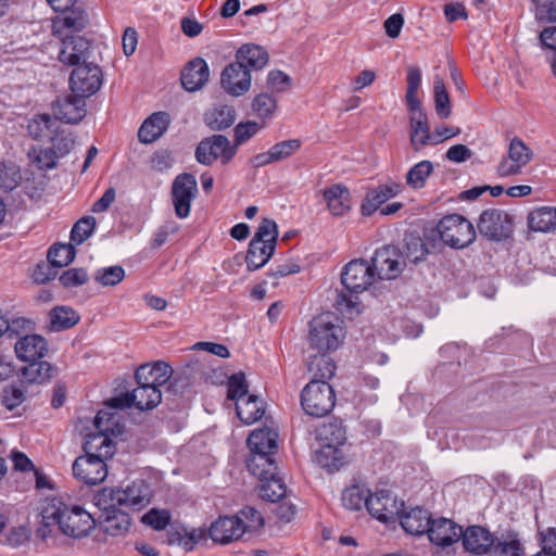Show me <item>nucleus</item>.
Masks as SVG:
<instances>
[{"label":"nucleus","instance_id":"obj_4","mask_svg":"<svg viewBox=\"0 0 556 556\" xmlns=\"http://www.w3.org/2000/svg\"><path fill=\"white\" fill-rule=\"evenodd\" d=\"M344 337L342 321L331 313L320 314L309 324V345L319 352L337 350Z\"/></svg>","mask_w":556,"mask_h":556},{"label":"nucleus","instance_id":"obj_53","mask_svg":"<svg viewBox=\"0 0 556 556\" xmlns=\"http://www.w3.org/2000/svg\"><path fill=\"white\" fill-rule=\"evenodd\" d=\"M276 108V99L266 92L257 94L252 102V110L254 114L262 119L271 118Z\"/></svg>","mask_w":556,"mask_h":556},{"label":"nucleus","instance_id":"obj_40","mask_svg":"<svg viewBox=\"0 0 556 556\" xmlns=\"http://www.w3.org/2000/svg\"><path fill=\"white\" fill-rule=\"evenodd\" d=\"M316 439L320 444L342 446L345 443L346 434L341 420L333 419L323 424L316 430Z\"/></svg>","mask_w":556,"mask_h":556},{"label":"nucleus","instance_id":"obj_26","mask_svg":"<svg viewBox=\"0 0 556 556\" xmlns=\"http://www.w3.org/2000/svg\"><path fill=\"white\" fill-rule=\"evenodd\" d=\"M14 350L17 358L23 362L38 361L47 354L48 342L39 334H26L17 340Z\"/></svg>","mask_w":556,"mask_h":556},{"label":"nucleus","instance_id":"obj_45","mask_svg":"<svg viewBox=\"0 0 556 556\" xmlns=\"http://www.w3.org/2000/svg\"><path fill=\"white\" fill-rule=\"evenodd\" d=\"M434 110L439 118L446 119L452 113L450 96L446 91L443 78L434 76L433 80Z\"/></svg>","mask_w":556,"mask_h":556},{"label":"nucleus","instance_id":"obj_3","mask_svg":"<svg viewBox=\"0 0 556 556\" xmlns=\"http://www.w3.org/2000/svg\"><path fill=\"white\" fill-rule=\"evenodd\" d=\"M278 238V228L275 220L263 218L249 244L245 262L249 270H256L273 256Z\"/></svg>","mask_w":556,"mask_h":556},{"label":"nucleus","instance_id":"obj_48","mask_svg":"<svg viewBox=\"0 0 556 556\" xmlns=\"http://www.w3.org/2000/svg\"><path fill=\"white\" fill-rule=\"evenodd\" d=\"M55 122L49 114H40L28 124V132L36 140H53L52 127Z\"/></svg>","mask_w":556,"mask_h":556},{"label":"nucleus","instance_id":"obj_50","mask_svg":"<svg viewBox=\"0 0 556 556\" xmlns=\"http://www.w3.org/2000/svg\"><path fill=\"white\" fill-rule=\"evenodd\" d=\"M369 493V490H366L361 485H351L343 491L341 501L345 508L359 510L363 505H365Z\"/></svg>","mask_w":556,"mask_h":556},{"label":"nucleus","instance_id":"obj_27","mask_svg":"<svg viewBox=\"0 0 556 556\" xmlns=\"http://www.w3.org/2000/svg\"><path fill=\"white\" fill-rule=\"evenodd\" d=\"M173 375L172 367L165 362L141 365L135 374L138 384H148L160 389Z\"/></svg>","mask_w":556,"mask_h":556},{"label":"nucleus","instance_id":"obj_5","mask_svg":"<svg viewBox=\"0 0 556 556\" xmlns=\"http://www.w3.org/2000/svg\"><path fill=\"white\" fill-rule=\"evenodd\" d=\"M336 393L327 381L312 379L301 393L304 412L313 417H324L334 407Z\"/></svg>","mask_w":556,"mask_h":556},{"label":"nucleus","instance_id":"obj_42","mask_svg":"<svg viewBox=\"0 0 556 556\" xmlns=\"http://www.w3.org/2000/svg\"><path fill=\"white\" fill-rule=\"evenodd\" d=\"M308 371L312 374L313 379L319 381H327L331 379L336 371V365L332 358L326 352L311 356L307 363Z\"/></svg>","mask_w":556,"mask_h":556},{"label":"nucleus","instance_id":"obj_13","mask_svg":"<svg viewBox=\"0 0 556 556\" xmlns=\"http://www.w3.org/2000/svg\"><path fill=\"white\" fill-rule=\"evenodd\" d=\"M402 252L394 245H384L376 250L370 266L379 279H394L404 268Z\"/></svg>","mask_w":556,"mask_h":556},{"label":"nucleus","instance_id":"obj_60","mask_svg":"<svg viewBox=\"0 0 556 556\" xmlns=\"http://www.w3.org/2000/svg\"><path fill=\"white\" fill-rule=\"evenodd\" d=\"M262 126L254 121H248L245 123H239L235 129V144L237 148L238 146L242 144L247 140L251 139L253 136H255Z\"/></svg>","mask_w":556,"mask_h":556},{"label":"nucleus","instance_id":"obj_2","mask_svg":"<svg viewBox=\"0 0 556 556\" xmlns=\"http://www.w3.org/2000/svg\"><path fill=\"white\" fill-rule=\"evenodd\" d=\"M250 457L247 468L253 476L264 475V466L268 470L276 468L274 455L278 451V433L269 428L256 429L248 438Z\"/></svg>","mask_w":556,"mask_h":556},{"label":"nucleus","instance_id":"obj_29","mask_svg":"<svg viewBox=\"0 0 556 556\" xmlns=\"http://www.w3.org/2000/svg\"><path fill=\"white\" fill-rule=\"evenodd\" d=\"M265 471L262 476H255L260 481V496L269 502H277L286 496L287 486L282 479L278 476V466L273 470H268L264 466Z\"/></svg>","mask_w":556,"mask_h":556},{"label":"nucleus","instance_id":"obj_11","mask_svg":"<svg viewBox=\"0 0 556 556\" xmlns=\"http://www.w3.org/2000/svg\"><path fill=\"white\" fill-rule=\"evenodd\" d=\"M101 85L102 71L92 62L75 67L70 76L71 90L83 98L94 94Z\"/></svg>","mask_w":556,"mask_h":556},{"label":"nucleus","instance_id":"obj_47","mask_svg":"<svg viewBox=\"0 0 556 556\" xmlns=\"http://www.w3.org/2000/svg\"><path fill=\"white\" fill-rule=\"evenodd\" d=\"M76 255L75 248L70 244H54L49 249L48 261L54 268H61L71 264Z\"/></svg>","mask_w":556,"mask_h":556},{"label":"nucleus","instance_id":"obj_19","mask_svg":"<svg viewBox=\"0 0 556 556\" xmlns=\"http://www.w3.org/2000/svg\"><path fill=\"white\" fill-rule=\"evenodd\" d=\"M245 531L244 522L238 516L219 517L207 530L215 543L227 544L239 540Z\"/></svg>","mask_w":556,"mask_h":556},{"label":"nucleus","instance_id":"obj_33","mask_svg":"<svg viewBox=\"0 0 556 556\" xmlns=\"http://www.w3.org/2000/svg\"><path fill=\"white\" fill-rule=\"evenodd\" d=\"M28 365L20 369V380L24 384H42L54 376L55 368L46 361L27 362Z\"/></svg>","mask_w":556,"mask_h":556},{"label":"nucleus","instance_id":"obj_57","mask_svg":"<svg viewBox=\"0 0 556 556\" xmlns=\"http://www.w3.org/2000/svg\"><path fill=\"white\" fill-rule=\"evenodd\" d=\"M491 556H522L523 551L518 540H494L490 551Z\"/></svg>","mask_w":556,"mask_h":556},{"label":"nucleus","instance_id":"obj_31","mask_svg":"<svg viewBox=\"0 0 556 556\" xmlns=\"http://www.w3.org/2000/svg\"><path fill=\"white\" fill-rule=\"evenodd\" d=\"M269 61L267 51L254 43L241 46L236 52V62L251 71L263 70Z\"/></svg>","mask_w":556,"mask_h":556},{"label":"nucleus","instance_id":"obj_59","mask_svg":"<svg viewBox=\"0 0 556 556\" xmlns=\"http://www.w3.org/2000/svg\"><path fill=\"white\" fill-rule=\"evenodd\" d=\"M428 250L419 237H409L405 239V256L412 263L421 261Z\"/></svg>","mask_w":556,"mask_h":556},{"label":"nucleus","instance_id":"obj_18","mask_svg":"<svg viewBox=\"0 0 556 556\" xmlns=\"http://www.w3.org/2000/svg\"><path fill=\"white\" fill-rule=\"evenodd\" d=\"M74 476L86 484L94 485L108 476L105 460L93 456H79L73 463Z\"/></svg>","mask_w":556,"mask_h":556},{"label":"nucleus","instance_id":"obj_9","mask_svg":"<svg viewBox=\"0 0 556 556\" xmlns=\"http://www.w3.org/2000/svg\"><path fill=\"white\" fill-rule=\"evenodd\" d=\"M162 400L160 389L148 384H138L131 392L110 399L106 404L111 408L135 407L139 410H149L156 407Z\"/></svg>","mask_w":556,"mask_h":556},{"label":"nucleus","instance_id":"obj_6","mask_svg":"<svg viewBox=\"0 0 556 556\" xmlns=\"http://www.w3.org/2000/svg\"><path fill=\"white\" fill-rule=\"evenodd\" d=\"M440 239L451 248L464 249L476 238L473 225L459 214L444 216L438 224Z\"/></svg>","mask_w":556,"mask_h":556},{"label":"nucleus","instance_id":"obj_39","mask_svg":"<svg viewBox=\"0 0 556 556\" xmlns=\"http://www.w3.org/2000/svg\"><path fill=\"white\" fill-rule=\"evenodd\" d=\"M529 228L533 231L549 232L556 229V207L542 206L528 215Z\"/></svg>","mask_w":556,"mask_h":556},{"label":"nucleus","instance_id":"obj_46","mask_svg":"<svg viewBox=\"0 0 556 556\" xmlns=\"http://www.w3.org/2000/svg\"><path fill=\"white\" fill-rule=\"evenodd\" d=\"M406 103L408 110H416L421 106L417 91L421 84V71L418 66H409L407 70Z\"/></svg>","mask_w":556,"mask_h":556},{"label":"nucleus","instance_id":"obj_21","mask_svg":"<svg viewBox=\"0 0 556 556\" xmlns=\"http://www.w3.org/2000/svg\"><path fill=\"white\" fill-rule=\"evenodd\" d=\"M90 58V42L80 36H67L63 40L62 49L59 53V60L66 65L80 66L88 64Z\"/></svg>","mask_w":556,"mask_h":556},{"label":"nucleus","instance_id":"obj_14","mask_svg":"<svg viewBox=\"0 0 556 556\" xmlns=\"http://www.w3.org/2000/svg\"><path fill=\"white\" fill-rule=\"evenodd\" d=\"M375 271L365 260H353L348 263L341 274V281L351 293L365 291L375 281Z\"/></svg>","mask_w":556,"mask_h":556},{"label":"nucleus","instance_id":"obj_30","mask_svg":"<svg viewBox=\"0 0 556 556\" xmlns=\"http://www.w3.org/2000/svg\"><path fill=\"white\" fill-rule=\"evenodd\" d=\"M103 517L100 521V529L111 536H123L130 528L131 520L127 513L119 508L102 509Z\"/></svg>","mask_w":556,"mask_h":556},{"label":"nucleus","instance_id":"obj_22","mask_svg":"<svg viewBox=\"0 0 556 556\" xmlns=\"http://www.w3.org/2000/svg\"><path fill=\"white\" fill-rule=\"evenodd\" d=\"M409 142L412 149L416 152L427 146H433V134L430 132L427 114L421 106L416 110H409Z\"/></svg>","mask_w":556,"mask_h":556},{"label":"nucleus","instance_id":"obj_12","mask_svg":"<svg viewBox=\"0 0 556 556\" xmlns=\"http://www.w3.org/2000/svg\"><path fill=\"white\" fill-rule=\"evenodd\" d=\"M479 232L491 240L501 241L513 231V220L508 213L501 210H485L478 222Z\"/></svg>","mask_w":556,"mask_h":556},{"label":"nucleus","instance_id":"obj_20","mask_svg":"<svg viewBox=\"0 0 556 556\" xmlns=\"http://www.w3.org/2000/svg\"><path fill=\"white\" fill-rule=\"evenodd\" d=\"M52 112L59 121L77 124L86 116L85 98L75 93L59 98L52 104Z\"/></svg>","mask_w":556,"mask_h":556},{"label":"nucleus","instance_id":"obj_15","mask_svg":"<svg viewBox=\"0 0 556 556\" xmlns=\"http://www.w3.org/2000/svg\"><path fill=\"white\" fill-rule=\"evenodd\" d=\"M198 194V184L193 175L185 173L178 175L172 185V197L175 213L179 218L190 214L191 202Z\"/></svg>","mask_w":556,"mask_h":556},{"label":"nucleus","instance_id":"obj_58","mask_svg":"<svg viewBox=\"0 0 556 556\" xmlns=\"http://www.w3.org/2000/svg\"><path fill=\"white\" fill-rule=\"evenodd\" d=\"M142 522L152 527L154 530L165 529L170 521V513L166 509L152 508L146 513L142 518Z\"/></svg>","mask_w":556,"mask_h":556},{"label":"nucleus","instance_id":"obj_44","mask_svg":"<svg viewBox=\"0 0 556 556\" xmlns=\"http://www.w3.org/2000/svg\"><path fill=\"white\" fill-rule=\"evenodd\" d=\"M206 124L213 130L230 127L236 121V110L231 105H219L206 114Z\"/></svg>","mask_w":556,"mask_h":556},{"label":"nucleus","instance_id":"obj_62","mask_svg":"<svg viewBox=\"0 0 556 556\" xmlns=\"http://www.w3.org/2000/svg\"><path fill=\"white\" fill-rule=\"evenodd\" d=\"M60 282L65 288L83 286L88 281V274L84 268H71L60 276Z\"/></svg>","mask_w":556,"mask_h":556},{"label":"nucleus","instance_id":"obj_43","mask_svg":"<svg viewBox=\"0 0 556 556\" xmlns=\"http://www.w3.org/2000/svg\"><path fill=\"white\" fill-rule=\"evenodd\" d=\"M50 329L61 331L74 327L79 321V315L71 307L58 306L50 312Z\"/></svg>","mask_w":556,"mask_h":556},{"label":"nucleus","instance_id":"obj_63","mask_svg":"<svg viewBox=\"0 0 556 556\" xmlns=\"http://www.w3.org/2000/svg\"><path fill=\"white\" fill-rule=\"evenodd\" d=\"M2 404L9 409L13 410L20 406L26 399L25 392L15 386L5 387L2 391Z\"/></svg>","mask_w":556,"mask_h":556},{"label":"nucleus","instance_id":"obj_56","mask_svg":"<svg viewBox=\"0 0 556 556\" xmlns=\"http://www.w3.org/2000/svg\"><path fill=\"white\" fill-rule=\"evenodd\" d=\"M125 277V270L122 266H110L98 269L94 280L104 287H111L119 283Z\"/></svg>","mask_w":556,"mask_h":556},{"label":"nucleus","instance_id":"obj_64","mask_svg":"<svg viewBox=\"0 0 556 556\" xmlns=\"http://www.w3.org/2000/svg\"><path fill=\"white\" fill-rule=\"evenodd\" d=\"M117 426L116 415L110 410L101 409L94 417V427L99 431H109L111 434H115Z\"/></svg>","mask_w":556,"mask_h":556},{"label":"nucleus","instance_id":"obj_55","mask_svg":"<svg viewBox=\"0 0 556 556\" xmlns=\"http://www.w3.org/2000/svg\"><path fill=\"white\" fill-rule=\"evenodd\" d=\"M227 387V397L231 401L238 402L243 396H249V386L243 372H237L229 377Z\"/></svg>","mask_w":556,"mask_h":556},{"label":"nucleus","instance_id":"obj_35","mask_svg":"<svg viewBox=\"0 0 556 556\" xmlns=\"http://www.w3.org/2000/svg\"><path fill=\"white\" fill-rule=\"evenodd\" d=\"M323 194L332 215L342 216L350 210V191L345 186L341 184L332 185L325 189Z\"/></svg>","mask_w":556,"mask_h":556},{"label":"nucleus","instance_id":"obj_37","mask_svg":"<svg viewBox=\"0 0 556 556\" xmlns=\"http://www.w3.org/2000/svg\"><path fill=\"white\" fill-rule=\"evenodd\" d=\"M236 413L243 424L252 425L263 417L265 405L257 395L250 394L236 402Z\"/></svg>","mask_w":556,"mask_h":556},{"label":"nucleus","instance_id":"obj_52","mask_svg":"<svg viewBox=\"0 0 556 556\" xmlns=\"http://www.w3.org/2000/svg\"><path fill=\"white\" fill-rule=\"evenodd\" d=\"M96 218L85 216L77 220L71 231V242L79 245L85 242L94 231Z\"/></svg>","mask_w":556,"mask_h":556},{"label":"nucleus","instance_id":"obj_23","mask_svg":"<svg viewBox=\"0 0 556 556\" xmlns=\"http://www.w3.org/2000/svg\"><path fill=\"white\" fill-rule=\"evenodd\" d=\"M427 534L431 543L446 547L460 539L462 527L447 518L432 519Z\"/></svg>","mask_w":556,"mask_h":556},{"label":"nucleus","instance_id":"obj_36","mask_svg":"<svg viewBox=\"0 0 556 556\" xmlns=\"http://www.w3.org/2000/svg\"><path fill=\"white\" fill-rule=\"evenodd\" d=\"M400 185H382L376 189L370 190L364 199L361 210L365 216L371 215L376 212L384 202L395 197L400 192Z\"/></svg>","mask_w":556,"mask_h":556},{"label":"nucleus","instance_id":"obj_61","mask_svg":"<svg viewBox=\"0 0 556 556\" xmlns=\"http://www.w3.org/2000/svg\"><path fill=\"white\" fill-rule=\"evenodd\" d=\"M291 87V78L286 73L273 70L267 75V88L273 92H286Z\"/></svg>","mask_w":556,"mask_h":556},{"label":"nucleus","instance_id":"obj_38","mask_svg":"<svg viewBox=\"0 0 556 556\" xmlns=\"http://www.w3.org/2000/svg\"><path fill=\"white\" fill-rule=\"evenodd\" d=\"M60 506H55L53 498L46 502L41 509V521L36 530V536L40 540L53 538L59 530Z\"/></svg>","mask_w":556,"mask_h":556},{"label":"nucleus","instance_id":"obj_16","mask_svg":"<svg viewBox=\"0 0 556 556\" xmlns=\"http://www.w3.org/2000/svg\"><path fill=\"white\" fill-rule=\"evenodd\" d=\"M252 84L250 70L242 67L236 61L228 64L220 73V86L226 93L232 97L245 94Z\"/></svg>","mask_w":556,"mask_h":556},{"label":"nucleus","instance_id":"obj_7","mask_svg":"<svg viewBox=\"0 0 556 556\" xmlns=\"http://www.w3.org/2000/svg\"><path fill=\"white\" fill-rule=\"evenodd\" d=\"M55 506H60L59 531L64 535L79 539L89 534L94 527L91 515L80 506H68L59 498H53Z\"/></svg>","mask_w":556,"mask_h":556},{"label":"nucleus","instance_id":"obj_49","mask_svg":"<svg viewBox=\"0 0 556 556\" xmlns=\"http://www.w3.org/2000/svg\"><path fill=\"white\" fill-rule=\"evenodd\" d=\"M433 172L430 161H421L414 165L406 174V182L414 189H420L426 185L427 178Z\"/></svg>","mask_w":556,"mask_h":556},{"label":"nucleus","instance_id":"obj_32","mask_svg":"<svg viewBox=\"0 0 556 556\" xmlns=\"http://www.w3.org/2000/svg\"><path fill=\"white\" fill-rule=\"evenodd\" d=\"M169 123V115L166 112L153 113L139 128L140 142L146 144L154 142L167 130Z\"/></svg>","mask_w":556,"mask_h":556},{"label":"nucleus","instance_id":"obj_24","mask_svg":"<svg viewBox=\"0 0 556 556\" xmlns=\"http://www.w3.org/2000/svg\"><path fill=\"white\" fill-rule=\"evenodd\" d=\"M210 77V68L202 58L191 60L181 72V85L185 90L194 92L204 87Z\"/></svg>","mask_w":556,"mask_h":556},{"label":"nucleus","instance_id":"obj_51","mask_svg":"<svg viewBox=\"0 0 556 556\" xmlns=\"http://www.w3.org/2000/svg\"><path fill=\"white\" fill-rule=\"evenodd\" d=\"M21 180V170L15 163H0V189H3L4 191H11L20 185Z\"/></svg>","mask_w":556,"mask_h":556},{"label":"nucleus","instance_id":"obj_17","mask_svg":"<svg viewBox=\"0 0 556 556\" xmlns=\"http://www.w3.org/2000/svg\"><path fill=\"white\" fill-rule=\"evenodd\" d=\"M532 156L531 149L521 139L514 138L510 141L507 157L503 159L497 166V174L501 177L517 175Z\"/></svg>","mask_w":556,"mask_h":556},{"label":"nucleus","instance_id":"obj_10","mask_svg":"<svg viewBox=\"0 0 556 556\" xmlns=\"http://www.w3.org/2000/svg\"><path fill=\"white\" fill-rule=\"evenodd\" d=\"M365 506L368 513L382 523L395 522L402 508L403 502L397 501L391 492L387 490H380L376 493H369L366 498Z\"/></svg>","mask_w":556,"mask_h":556},{"label":"nucleus","instance_id":"obj_25","mask_svg":"<svg viewBox=\"0 0 556 556\" xmlns=\"http://www.w3.org/2000/svg\"><path fill=\"white\" fill-rule=\"evenodd\" d=\"M460 538L464 548L475 555L489 553L494 543L491 532L481 526H470L465 531L462 530Z\"/></svg>","mask_w":556,"mask_h":556},{"label":"nucleus","instance_id":"obj_34","mask_svg":"<svg viewBox=\"0 0 556 556\" xmlns=\"http://www.w3.org/2000/svg\"><path fill=\"white\" fill-rule=\"evenodd\" d=\"M399 516L402 528L412 535L427 533L432 520L429 511L420 507L410 508Z\"/></svg>","mask_w":556,"mask_h":556},{"label":"nucleus","instance_id":"obj_8","mask_svg":"<svg viewBox=\"0 0 556 556\" xmlns=\"http://www.w3.org/2000/svg\"><path fill=\"white\" fill-rule=\"evenodd\" d=\"M237 153V147L232 146L224 135H213L202 139L195 149V159L205 166L220 160L222 164L229 163Z\"/></svg>","mask_w":556,"mask_h":556},{"label":"nucleus","instance_id":"obj_28","mask_svg":"<svg viewBox=\"0 0 556 556\" xmlns=\"http://www.w3.org/2000/svg\"><path fill=\"white\" fill-rule=\"evenodd\" d=\"M112 435L109 431L99 430L87 434L84 443V451L86 453L84 456L100 457L104 460L112 457L115 453Z\"/></svg>","mask_w":556,"mask_h":556},{"label":"nucleus","instance_id":"obj_1","mask_svg":"<svg viewBox=\"0 0 556 556\" xmlns=\"http://www.w3.org/2000/svg\"><path fill=\"white\" fill-rule=\"evenodd\" d=\"M152 492L143 480L132 481L125 488H103L94 495L100 509L129 508L141 510L150 504Z\"/></svg>","mask_w":556,"mask_h":556},{"label":"nucleus","instance_id":"obj_41","mask_svg":"<svg viewBox=\"0 0 556 556\" xmlns=\"http://www.w3.org/2000/svg\"><path fill=\"white\" fill-rule=\"evenodd\" d=\"M314 460L330 471L339 470L344 465V454L339 446L320 444L314 454Z\"/></svg>","mask_w":556,"mask_h":556},{"label":"nucleus","instance_id":"obj_54","mask_svg":"<svg viewBox=\"0 0 556 556\" xmlns=\"http://www.w3.org/2000/svg\"><path fill=\"white\" fill-rule=\"evenodd\" d=\"M302 142L300 139H288L280 142L275 143L270 148L271 155L274 157V162H280L287 160L292 156L295 152L300 150Z\"/></svg>","mask_w":556,"mask_h":556}]
</instances>
